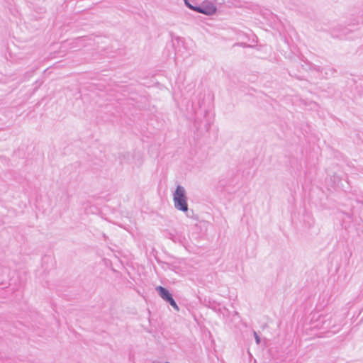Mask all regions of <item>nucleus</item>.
Wrapping results in <instances>:
<instances>
[{
    "label": "nucleus",
    "instance_id": "f257e3e1",
    "mask_svg": "<svg viewBox=\"0 0 363 363\" xmlns=\"http://www.w3.org/2000/svg\"><path fill=\"white\" fill-rule=\"evenodd\" d=\"M173 201L176 209L183 211H188L187 196L186 195L185 189L178 185L173 194Z\"/></svg>",
    "mask_w": 363,
    "mask_h": 363
},
{
    "label": "nucleus",
    "instance_id": "f03ea898",
    "mask_svg": "<svg viewBox=\"0 0 363 363\" xmlns=\"http://www.w3.org/2000/svg\"><path fill=\"white\" fill-rule=\"evenodd\" d=\"M194 11L205 15H213L216 11V6L211 2H207L201 5L194 7Z\"/></svg>",
    "mask_w": 363,
    "mask_h": 363
},
{
    "label": "nucleus",
    "instance_id": "7ed1b4c3",
    "mask_svg": "<svg viewBox=\"0 0 363 363\" xmlns=\"http://www.w3.org/2000/svg\"><path fill=\"white\" fill-rule=\"evenodd\" d=\"M173 46L175 48V55L186 57L190 55L189 53L185 54L182 50V49H185L184 42L182 38L176 37L173 40Z\"/></svg>",
    "mask_w": 363,
    "mask_h": 363
},
{
    "label": "nucleus",
    "instance_id": "20e7f679",
    "mask_svg": "<svg viewBox=\"0 0 363 363\" xmlns=\"http://www.w3.org/2000/svg\"><path fill=\"white\" fill-rule=\"evenodd\" d=\"M354 30V29L349 28L346 26H339L337 28V38L349 39L348 35L350 32Z\"/></svg>",
    "mask_w": 363,
    "mask_h": 363
},
{
    "label": "nucleus",
    "instance_id": "39448f33",
    "mask_svg": "<svg viewBox=\"0 0 363 363\" xmlns=\"http://www.w3.org/2000/svg\"><path fill=\"white\" fill-rule=\"evenodd\" d=\"M155 289L159 294L160 296L166 302L172 296L169 291L162 286H157Z\"/></svg>",
    "mask_w": 363,
    "mask_h": 363
},
{
    "label": "nucleus",
    "instance_id": "423d86ee",
    "mask_svg": "<svg viewBox=\"0 0 363 363\" xmlns=\"http://www.w3.org/2000/svg\"><path fill=\"white\" fill-rule=\"evenodd\" d=\"M167 303H168L175 310H177V311L179 310L178 305L177 304L176 301H174V299L173 298L172 296L167 301Z\"/></svg>",
    "mask_w": 363,
    "mask_h": 363
},
{
    "label": "nucleus",
    "instance_id": "0eeeda50",
    "mask_svg": "<svg viewBox=\"0 0 363 363\" xmlns=\"http://www.w3.org/2000/svg\"><path fill=\"white\" fill-rule=\"evenodd\" d=\"M322 322H323V328L326 329V328H330V322H331V320L329 318L324 319V320H322Z\"/></svg>",
    "mask_w": 363,
    "mask_h": 363
},
{
    "label": "nucleus",
    "instance_id": "6e6552de",
    "mask_svg": "<svg viewBox=\"0 0 363 363\" xmlns=\"http://www.w3.org/2000/svg\"><path fill=\"white\" fill-rule=\"evenodd\" d=\"M253 334H254V337H255L256 343L257 345H259L260 343V341H261L259 335H257V333L255 331L253 332Z\"/></svg>",
    "mask_w": 363,
    "mask_h": 363
},
{
    "label": "nucleus",
    "instance_id": "1a4fd4ad",
    "mask_svg": "<svg viewBox=\"0 0 363 363\" xmlns=\"http://www.w3.org/2000/svg\"><path fill=\"white\" fill-rule=\"evenodd\" d=\"M184 2H185V5L189 8L190 9L193 10L194 11V6H192L188 0H184Z\"/></svg>",
    "mask_w": 363,
    "mask_h": 363
}]
</instances>
